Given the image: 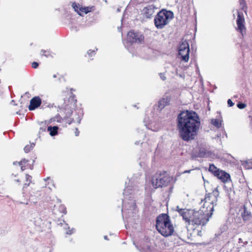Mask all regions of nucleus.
<instances>
[{"instance_id": "nucleus-1", "label": "nucleus", "mask_w": 252, "mask_h": 252, "mask_svg": "<svg viewBox=\"0 0 252 252\" xmlns=\"http://www.w3.org/2000/svg\"><path fill=\"white\" fill-rule=\"evenodd\" d=\"M200 126V118L193 111H183L178 117V127L180 137L185 141L195 139Z\"/></svg>"}, {"instance_id": "nucleus-2", "label": "nucleus", "mask_w": 252, "mask_h": 252, "mask_svg": "<svg viewBox=\"0 0 252 252\" xmlns=\"http://www.w3.org/2000/svg\"><path fill=\"white\" fill-rule=\"evenodd\" d=\"M140 175H134L128 182H126V188L123 194L124 198L123 200V208L122 212L123 216L127 219V222H130L131 218L136 217V204L134 199V195L138 191L137 184Z\"/></svg>"}, {"instance_id": "nucleus-3", "label": "nucleus", "mask_w": 252, "mask_h": 252, "mask_svg": "<svg viewBox=\"0 0 252 252\" xmlns=\"http://www.w3.org/2000/svg\"><path fill=\"white\" fill-rule=\"evenodd\" d=\"M219 193L218 189H215L212 193L206 195L203 201V206L197 211L194 210L193 216L191 220V223L196 225L204 226L209 221L214 210V207L217 205L218 197Z\"/></svg>"}, {"instance_id": "nucleus-4", "label": "nucleus", "mask_w": 252, "mask_h": 252, "mask_svg": "<svg viewBox=\"0 0 252 252\" xmlns=\"http://www.w3.org/2000/svg\"><path fill=\"white\" fill-rule=\"evenodd\" d=\"M156 228L159 233L164 237L171 235L174 232V227L169 217L166 214H162L157 217Z\"/></svg>"}, {"instance_id": "nucleus-5", "label": "nucleus", "mask_w": 252, "mask_h": 252, "mask_svg": "<svg viewBox=\"0 0 252 252\" xmlns=\"http://www.w3.org/2000/svg\"><path fill=\"white\" fill-rule=\"evenodd\" d=\"M173 13L162 9L159 11L154 18V24L157 29H163L173 18Z\"/></svg>"}, {"instance_id": "nucleus-6", "label": "nucleus", "mask_w": 252, "mask_h": 252, "mask_svg": "<svg viewBox=\"0 0 252 252\" xmlns=\"http://www.w3.org/2000/svg\"><path fill=\"white\" fill-rule=\"evenodd\" d=\"M172 178L166 172L157 173L153 177L152 184L157 189L167 186L172 181Z\"/></svg>"}, {"instance_id": "nucleus-7", "label": "nucleus", "mask_w": 252, "mask_h": 252, "mask_svg": "<svg viewBox=\"0 0 252 252\" xmlns=\"http://www.w3.org/2000/svg\"><path fill=\"white\" fill-rule=\"evenodd\" d=\"M179 55L182 60L185 62L189 60V48L188 41L186 40L182 41L178 48Z\"/></svg>"}, {"instance_id": "nucleus-8", "label": "nucleus", "mask_w": 252, "mask_h": 252, "mask_svg": "<svg viewBox=\"0 0 252 252\" xmlns=\"http://www.w3.org/2000/svg\"><path fill=\"white\" fill-rule=\"evenodd\" d=\"M176 211L178 212L179 214L182 217L183 219L190 224L192 217L194 213L193 210H188L186 209L180 208L178 206H176Z\"/></svg>"}, {"instance_id": "nucleus-9", "label": "nucleus", "mask_w": 252, "mask_h": 252, "mask_svg": "<svg viewBox=\"0 0 252 252\" xmlns=\"http://www.w3.org/2000/svg\"><path fill=\"white\" fill-rule=\"evenodd\" d=\"M245 21L243 12L238 11L237 18L236 20L237 28L236 30L237 31L240 32L243 37L246 33V27L245 26Z\"/></svg>"}, {"instance_id": "nucleus-10", "label": "nucleus", "mask_w": 252, "mask_h": 252, "mask_svg": "<svg viewBox=\"0 0 252 252\" xmlns=\"http://www.w3.org/2000/svg\"><path fill=\"white\" fill-rule=\"evenodd\" d=\"M144 39L143 35L139 32H135L133 31H130L127 33V40L131 43H140Z\"/></svg>"}, {"instance_id": "nucleus-11", "label": "nucleus", "mask_w": 252, "mask_h": 252, "mask_svg": "<svg viewBox=\"0 0 252 252\" xmlns=\"http://www.w3.org/2000/svg\"><path fill=\"white\" fill-rule=\"evenodd\" d=\"M156 7L153 4L145 7L143 9V15L147 18H151L155 12Z\"/></svg>"}, {"instance_id": "nucleus-12", "label": "nucleus", "mask_w": 252, "mask_h": 252, "mask_svg": "<svg viewBox=\"0 0 252 252\" xmlns=\"http://www.w3.org/2000/svg\"><path fill=\"white\" fill-rule=\"evenodd\" d=\"M41 104V100L39 96L33 97L30 101L29 109L30 110H33L38 107Z\"/></svg>"}, {"instance_id": "nucleus-13", "label": "nucleus", "mask_w": 252, "mask_h": 252, "mask_svg": "<svg viewBox=\"0 0 252 252\" xmlns=\"http://www.w3.org/2000/svg\"><path fill=\"white\" fill-rule=\"evenodd\" d=\"M215 176L223 183L227 182L230 180V175L222 170H220Z\"/></svg>"}, {"instance_id": "nucleus-14", "label": "nucleus", "mask_w": 252, "mask_h": 252, "mask_svg": "<svg viewBox=\"0 0 252 252\" xmlns=\"http://www.w3.org/2000/svg\"><path fill=\"white\" fill-rule=\"evenodd\" d=\"M139 251L140 252H156L155 247L147 243L142 244L140 247Z\"/></svg>"}, {"instance_id": "nucleus-15", "label": "nucleus", "mask_w": 252, "mask_h": 252, "mask_svg": "<svg viewBox=\"0 0 252 252\" xmlns=\"http://www.w3.org/2000/svg\"><path fill=\"white\" fill-rule=\"evenodd\" d=\"M171 98L170 96H166L165 97H163L161 99H160L158 103V107L160 109L162 110L166 106L168 105L170 103Z\"/></svg>"}, {"instance_id": "nucleus-16", "label": "nucleus", "mask_w": 252, "mask_h": 252, "mask_svg": "<svg viewBox=\"0 0 252 252\" xmlns=\"http://www.w3.org/2000/svg\"><path fill=\"white\" fill-rule=\"evenodd\" d=\"M83 117V111L81 109L79 110L74 117L72 119V121H70L67 122L69 125H70L72 122H77L79 124L81 122V120Z\"/></svg>"}, {"instance_id": "nucleus-17", "label": "nucleus", "mask_w": 252, "mask_h": 252, "mask_svg": "<svg viewBox=\"0 0 252 252\" xmlns=\"http://www.w3.org/2000/svg\"><path fill=\"white\" fill-rule=\"evenodd\" d=\"M58 127L57 126H49L47 128V130L50 132L51 136H53L58 134Z\"/></svg>"}, {"instance_id": "nucleus-18", "label": "nucleus", "mask_w": 252, "mask_h": 252, "mask_svg": "<svg viewBox=\"0 0 252 252\" xmlns=\"http://www.w3.org/2000/svg\"><path fill=\"white\" fill-rule=\"evenodd\" d=\"M242 216L244 220H249L252 216L251 213L248 211L247 209L245 206L244 207V212L242 213Z\"/></svg>"}, {"instance_id": "nucleus-19", "label": "nucleus", "mask_w": 252, "mask_h": 252, "mask_svg": "<svg viewBox=\"0 0 252 252\" xmlns=\"http://www.w3.org/2000/svg\"><path fill=\"white\" fill-rule=\"evenodd\" d=\"M209 171L212 173L215 176L219 173L220 169L218 168L214 164H210L209 167Z\"/></svg>"}, {"instance_id": "nucleus-20", "label": "nucleus", "mask_w": 252, "mask_h": 252, "mask_svg": "<svg viewBox=\"0 0 252 252\" xmlns=\"http://www.w3.org/2000/svg\"><path fill=\"white\" fill-rule=\"evenodd\" d=\"M211 124L215 127L219 128L221 126V121L217 119H213L211 120Z\"/></svg>"}, {"instance_id": "nucleus-21", "label": "nucleus", "mask_w": 252, "mask_h": 252, "mask_svg": "<svg viewBox=\"0 0 252 252\" xmlns=\"http://www.w3.org/2000/svg\"><path fill=\"white\" fill-rule=\"evenodd\" d=\"M242 165L247 169H251L252 168V161L251 160L244 161Z\"/></svg>"}, {"instance_id": "nucleus-22", "label": "nucleus", "mask_w": 252, "mask_h": 252, "mask_svg": "<svg viewBox=\"0 0 252 252\" xmlns=\"http://www.w3.org/2000/svg\"><path fill=\"white\" fill-rule=\"evenodd\" d=\"M32 177L28 174L26 175V183L24 185L23 188H26L29 186L32 183Z\"/></svg>"}, {"instance_id": "nucleus-23", "label": "nucleus", "mask_w": 252, "mask_h": 252, "mask_svg": "<svg viewBox=\"0 0 252 252\" xmlns=\"http://www.w3.org/2000/svg\"><path fill=\"white\" fill-rule=\"evenodd\" d=\"M72 7L73 8V9H74V10L77 12V13L80 15V16H82V14L81 13V12H80V11H79V8H80L79 6V4H76V3H72Z\"/></svg>"}, {"instance_id": "nucleus-24", "label": "nucleus", "mask_w": 252, "mask_h": 252, "mask_svg": "<svg viewBox=\"0 0 252 252\" xmlns=\"http://www.w3.org/2000/svg\"><path fill=\"white\" fill-rule=\"evenodd\" d=\"M34 144L32 143V144H31L30 145H26L24 150L25 153H28L34 147Z\"/></svg>"}, {"instance_id": "nucleus-25", "label": "nucleus", "mask_w": 252, "mask_h": 252, "mask_svg": "<svg viewBox=\"0 0 252 252\" xmlns=\"http://www.w3.org/2000/svg\"><path fill=\"white\" fill-rule=\"evenodd\" d=\"M40 54L41 55L44 56L47 58L49 57H53V56L51 55V54L50 53V52L48 51L41 50Z\"/></svg>"}, {"instance_id": "nucleus-26", "label": "nucleus", "mask_w": 252, "mask_h": 252, "mask_svg": "<svg viewBox=\"0 0 252 252\" xmlns=\"http://www.w3.org/2000/svg\"><path fill=\"white\" fill-rule=\"evenodd\" d=\"M65 229L66 228H67L68 230L66 232V233L67 234H69V235H71V234H72L73 232H74V228H72L71 229H69V227L68 226V224L65 223V226L64 227Z\"/></svg>"}, {"instance_id": "nucleus-27", "label": "nucleus", "mask_w": 252, "mask_h": 252, "mask_svg": "<svg viewBox=\"0 0 252 252\" xmlns=\"http://www.w3.org/2000/svg\"><path fill=\"white\" fill-rule=\"evenodd\" d=\"M240 6L241 9L245 11V8L246 7V5L245 3V0H239Z\"/></svg>"}, {"instance_id": "nucleus-28", "label": "nucleus", "mask_w": 252, "mask_h": 252, "mask_svg": "<svg viewBox=\"0 0 252 252\" xmlns=\"http://www.w3.org/2000/svg\"><path fill=\"white\" fill-rule=\"evenodd\" d=\"M79 11H80V12H84L85 13L87 14L88 13L90 10L89 9V7H81L80 8H79Z\"/></svg>"}, {"instance_id": "nucleus-29", "label": "nucleus", "mask_w": 252, "mask_h": 252, "mask_svg": "<svg viewBox=\"0 0 252 252\" xmlns=\"http://www.w3.org/2000/svg\"><path fill=\"white\" fill-rule=\"evenodd\" d=\"M59 210L61 212L63 213L64 214H66L67 213V211L66 210V208L64 205H61L59 207Z\"/></svg>"}, {"instance_id": "nucleus-30", "label": "nucleus", "mask_w": 252, "mask_h": 252, "mask_svg": "<svg viewBox=\"0 0 252 252\" xmlns=\"http://www.w3.org/2000/svg\"><path fill=\"white\" fill-rule=\"evenodd\" d=\"M237 106L238 108L243 109L246 107V104L242 102H239L237 103Z\"/></svg>"}, {"instance_id": "nucleus-31", "label": "nucleus", "mask_w": 252, "mask_h": 252, "mask_svg": "<svg viewBox=\"0 0 252 252\" xmlns=\"http://www.w3.org/2000/svg\"><path fill=\"white\" fill-rule=\"evenodd\" d=\"M97 50V49H95V50H89L88 51V54L89 55V57H93L95 54V52Z\"/></svg>"}, {"instance_id": "nucleus-32", "label": "nucleus", "mask_w": 252, "mask_h": 252, "mask_svg": "<svg viewBox=\"0 0 252 252\" xmlns=\"http://www.w3.org/2000/svg\"><path fill=\"white\" fill-rule=\"evenodd\" d=\"M227 104L229 107H231L234 105V103L231 101L230 99L227 100Z\"/></svg>"}, {"instance_id": "nucleus-33", "label": "nucleus", "mask_w": 252, "mask_h": 252, "mask_svg": "<svg viewBox=\"0 0 252 252\" xmlns=\"http://www.w3.org/2000/svg\"><path fill=\"white\" fill-rule=\"evenodd\" d=\"M27 162H28L27 160H26V159H23L21 161L19 162L18 164L19 165H22L25 164Z\"/></svg>"}, {"instance_id": "nucleus-34", "label": "nucleus", "mask_w": 252, "mask_h": 252, "mask_svg": "<svg viewBox=\"0 0 252 252\" xmlns=\"http://www.w3.org/2000/svg\"><path fill=\"white\" fill-rule=\"evenodd\" d=\"M38 66V63L37 62H34L32 63V67L33 68H36Z\"/></svg>"}, {"instance_id": "nucleus-35", "label": "nucleus", "mask_w": 252, "mask_h": 252, "mask_svg": "<svg viewBox=\"0 0 252 252\" xmlns=\"http://www.w3.org/2000/svg\"><path fill=\"white\" fill-rule=\"evenodd\" d=\"M72 113V111L71 110H70L68 111L67 114L65 116V118H67L70 116V115Z\"/></svg>"}, {"instance_id": "nucleus-36", "label": "nucleus", "mask_w": 252, "mask_h": 252, "mask_svg": "<svg viewBox=\"0 0 252 252\" xmlns=\"http://www.w3.org/2000/svg\"><path fill=\"white\" fill-rule=\"evenodd\" d=\"M160 76L161 79L162 80H165L166 79V77L164 76V75L163 74L160 73Z\"/></svg>"}, {"instance_id": "nucleus-37", "label": "nucleus", "mask_w": 252, "mask_h": 252, "mask_svg": "<svg viewBox=\"0 0 252 252\" xmlns=\"http://www.w3.org/2000/svg\"><path fill=\"white\" fill-rule=\"evenodd\" d=\"M79 134V131L78 130V128H76V130L75 131V136H78Z\"/></svg>"}, {"instance_id": "nucleus-38", "label": "nucleus", "mask_w": 252, "mask_h": 252, "mask_svg": "<svg viewBox=\"0 0 252 252\" xmlns=\"http://www.w3.org/2000/svg\"><path fill=\"white\" fill-rule=\"evenodd\" d=\"M21 166V170L23 171L25 170V168L23 166V165H20Z\"/></svg>"}, {"instance_id": "nucleus-39", "label": "nucleus", "mask_w": 252, "mask_h": 252, "mask_svg": "<svg viewBox=\"0 0 252 252\" xmlns=\"http://www.w3.org/2000/svg\"><path fill=\"white\" fill-rule=\"evenodd\" d=\"M191 171L190 170H185L184 172V173H190Z\"/></svg>"}, {"instance_id": "nucleus-40", "label": "nucleus", "mask_w": 252, "mask_h": 252, "mask_svg": "<svg viewBox=\"0 0 252 252\" xmlns=\"http://www.w3.org/2000/svg\"><path fill=\"white\" fill-rule=\"evenodd\" d=\"M198 235L199 236H201V231H198Z\"/></svg>"}, {"instance_id": "nucleus-41", "label": "nucleus", "mask_w": 252, "mask_h": 252, "mask_svg": "<svg viewBox=\"0 0 252 252\" xmlns=\"http://www.w3.org/2000/svg\"><path fill=\"white\" fill-rule=\"evenodd\" d=\"M40 130H41L42 131H45V128H40Z\"/></svg>"}, {"instance_id": "nucleus-42", "label": "nucleus", "mask_w": 252, "mask_h": 252, "mask_svg": "<svg viewBox=\"0 0 252 252\" xmlns=\"http://www.w3.org/2000/svg\"><path fill=\"white\" fill-rule=\"evenodd\" d=\"M104 239H105V240H108L107 236H105L104 237Z\"/></svg>"}, {"instance_id": "nucleus-43", "label": "nucleus", "mask_w": 252, "mask_h": 252, "mask_svg": "<svg viewBox=\"0 0 252 252\" xmlns=\"http://www.w3.org/2000/svg\"><path fill=\"white\" fill-rule=\"evenodd\" d=\"M53 78H56V77H57V74H54V75H53Z\"/></svg>"}, {"instance_id": "nucleus-44", "label": "nucleus", "mask_w": 252, "mask_h": 252, "mask_svg": "<svg viewBox=\"0 0 252 252\" xmlns=\"http://www.w3.org/2000/svg\"><path fill=\"white\" fill-rule=\"evenodd\" d=\"M50 177H47L46 179H45L44 180L46 181L47 180H49Z\"/></svg>"}, {"instance_id": "nucleus-45", "label": "nucleus", "mask_w": 252, "mask_h": 252, "mask_svg": "<svg viewBox=\"0 0 252 252\" xmlns=\"http://www.w3.org/2000/svg\"><path fill=\"white\" fill-rule=\"evenodd\" d=\"M200 156H204V154H202L201 152H200Z\"/></svg>"}, {"instance_id": "nucleus-46", "label": "nucleus", "mask_w": 252, "mask_h": 252, "mask_svg": "<svg viewBox=\"0 0 252 252\" xmlns=\"http://www.w3.org/2000/svg\"><path fill=\"white\" fill-rule=\"evenodd\" d=\"M139 142H136L135 144L138 145L139 144Z\"/></svg>"}, {"instance_id": "nucleus-47", "label": "nucleus", "mask_w": 252, "mask_h": 252, "mask_svg": "<svg viewBox=\"0 0 252 252\" xmlns=\"http://www.w3.org/2000/svg\"><path fill=\"white\" fill-rule=\"evenodd\" d=\"M13 164H17V162H14Z\"/></svg>"}, {"instance_id": "nucleus-48", "label": "nucleus", "mask_w": 252, "mask_h": 252, "mask_svg": "<svg viewBox=\"0 0 252 252\" xmlns=\"http://www.w3.org/2000/svg\"><path fill=\"white\" fill-rule=\"evenodd\" d=\"M16 181H17V182H20V180H19V179L16 180Z\"/></svg>"}, {"instance_id": "nucleus-49", "label": "nucleus", "mask_w": 252, "mask_h": 252, "mask_svg": "<svg viewBox=\"0 0 252 252\" xmlns=\"http://www.w3.org/2000/svg\"><path fill=\"white\" fill-rule=\"evenodd\" d=\"M223 132H224V134H225V135L226 136V133H225V132L224 131Z\"/></svg>"}, {"instance_id": "nucleus-50", "label": "nucleus", "mask_w": 252, "mask_h": 252, "mask_svg": "<svg viewBox=\"0 0 252 252\" xmlns=\"http://www.w3.org/2000/svg\"><path fill=\"white\" fill-rule=\"evenodd\" d=\"M124 44H125V46H126V47H127V46H128L127 45H126L125 43H124Z\"/></svg>"}, {"instance_id": "nucleus-51", "label": "nucleus", "mask_w": 252, "mask_h": 252, "mask_svg": "<svg viewBox=\"0 0 252 252\" xmlns=\"http://www.w3.org/2000/svg\"><path fill=\"white\" fill-rule=\"evenodd\" d=\"M57 122H60V121H59V120L57 119Z\"/></svg>"}]
</instances>
